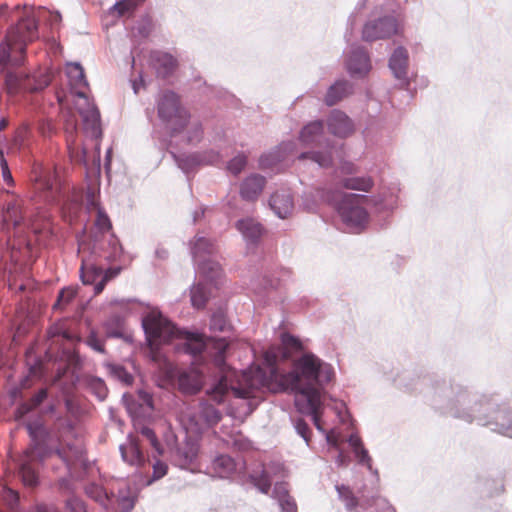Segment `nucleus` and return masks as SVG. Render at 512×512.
<instances>
[{
  "label": "nucleus",
  "mask_w": 512,
  "mask_h": 512,
  "mask_svg": "<svg viewBox=\"0 0 512 512\" xmlns=\"http://www.w3.org/2000/svg\"><path fill=\"white\" fill-rule=\"evenodd\" d=\"M143 327L148 343L153 351L158 345L175 337L186 340V351L196 357V367L179 375V387L187 393H196L210 374L218 380L207 390L210 400L217 404L225 402L231 395L235 398H251L261 386L273 383L285 391L288 379L281 374L278 364L288 358V334L281 333V346H272L264 353L262 366L251 368L240 374L226 364V351L229 346L225 338L204 337L202 334L180 332L158 311L149 312L143 319Z\"/></svg>",
  "instance_id": "nucleus-1"
},
{
  "label": "nucleus",
  "mask_w": 512,
  "mask_h": 512,
  "mask_svg": "<svg viewBox=\"0 0 512 512\" xmlns=\"http://www.w3.org/2000/svg\"><path fill=\"white\" fill-rule=\"evenodd\" d=\"M334 377L330 364L313 353H304L295 359L290 370V392L294 393V405L298 412L312 417L315 427L324 432L321 391Z\"/></svg>",
  "instance_id": "nucleus-2"
},
{
  "label": "nucleus",
  "mask_w": 512,
  "mask_h": 512,
  "mask_svg": "<svg viewBox=\"0 0 512 512\" xmlns=\"http://www.w3.org/2000/svg\"><path fill=\"white\" fill-rule=\"evenodd\" d=\"M38 37L37 21L26 15L12 27L0 45V67L21 65L25 58L26 46Z\"/></svg>",
  "instance_id": "nucleus-3"
},
{
  "label": "nucleus",
  "mask_w": 512,
  "mask_h": 512,
  "mask_svg": "<svg viewBox=\"0 0 512 512\" xmlns=\"http://www.w3.org/2000/svg\"><path fill=\"white\" fill-rule=\"evenodd\" d=\"M249 479L263 493H267L271 485L274 484L273 496L278 500L282 510H286L288 505V488L283 465L270 464L261 472H252L249 475Z\"/></svg>",
  "instance_id": "nucleus-4"
},
{
  "label": "nucleus",
  "mask_w": 512,
  "mask_h": 512,
  "mask_svg": "<svg viewBox=\"0 0 512 512\" xmlns=\"http://www.w3.org/2000/svg\"><path fill=\"white\" fill-rule=\"evenodd\" d=\"M159 118L167 123L173 133L182 132L190 119V114L181 103L179 96L173 91H164L158 100Z\"/></svg>",
  "instance_id": "nucleus-5"
},
{
  "label": "nucleus",
  "mask_w": 512,
  "mask_h": 512,
  "mask_svg": "<svg viewBox=\"0 0 512 512\" xmlns=\"http://www.w3.org/2000/svg\"><path fill=\"white\" fill-rule=\"evenodd\" d=\"M199 273L205 283L200 282L194 285L190 291L192 306L197 309L204 308L211 296V290L207 288V285H214L217 288L222 276V269L217 262L207 261L200 264Z\"/></svg>",
  "instance_id": "nucleus-6"
},
{
  "label": "nucleus",
  "mask_w": 512,
  "mask_h": 512,
  "mask_svg": "<svg viewBox=\"0 0 512 512\" xmlns=\"http://www.w3.org/2000/svg\"><path fill=\"white\" fill-rule=\"evenodd\" d=\"M33 191L35 197L44 203L53 204L59 201L60 185L55 171L43 168L41 166L33 169Z\"/></svg>",
  "instance_id": "nucleus-7"
},
{
  "label": "nucleus",
  "mask_w": 512,
  "mask_h": 512,
  "mask_svg": "<svg viewBox=\"0 0 512 512\" xmlns=\"http://www.w3.org/2000/svg\"><path fill=\"white\" fill-rule=\"evenodd\" d=\"M367 197L358 194H344L338 205L342 220L353 227H360L368 220V213L364 208Z\"/></svg>",
  "instance_id": "nucleus-8"
},
{
  "label": "nucleus",
  "mask_w": 512,
  "mask_h": 512,
  "mask_svg": "<svg viewBox=\"0 0 512 512\" xmlns=\"http://www.w3.org/2000/svg\"><path fill=\"white\" fill-rule=\"evenodd\" d=\"M401 33V25L392 16H385L374 21L367 22L362 31V38L365 41L373 42L380 39H387Z\"/></svg>",
  "instance_id": "nucleus-9"
},
{
  "label": "nucleus",
  "mask_w": 512,
  "mask_h": 512,
  "mask_svg": "<svg viewBox=\"0 0 512 512\" xmlns=\"http://www.w3.org/2000/svg\"><path fill=\"white\" fill-rule=\"evenodd\" d=\"M42 447L39 444H35L28 448L21 460L19 473L21 479L26 486H36L38 483V475L33 466V462L36 460H43L45 455L42 454Z\"/></svg>",
  "instance_id": "nucleus-10"
},
{
  "label": "nucleus",
  "mask_w": 512,
  "mask_h": 512,
  "mask_svg": "<svg viewBox=\"0 0 512 512\" xmlns=\"http://www.w3.org/2000/svg\"><path fill=\"white\" fill-rule=\"evenodd\" d=\"M47 83H38L34 78L22 72H7L5 76L6 91L10 95L22 92H36L43 89Z\"/></svg>",
  "instance_id": "nucleus-11"
},
{
  "label": "nucleus",
  "mask_w": 512,
  "mask_h": 512,
  "mask_svg": "<svg viewBox=\"0 0 512 512\" xmlns=\"http://www.w3.org/2000/svg\"><path fill=\"white\" fill-rule=\"evenodd\" d=\"M55 454L65 463L71 475L85 465L84 447L78 440L72 444L61 446Z\"/></svg>",
  "instance_id": "nucleus-12"
},
{
  "label": "nucleus",
  "mask_w": 512,
  "mask_h": 512,
  "mask_svg": "<svg viewBox=\"0 0 512 512\" xmlns=\"http://www.w3.org/2000/svg\"><path fill=\"white\" fill-rule=\"evenodd\" d=\"M66 74L71 93L83 101H87L89 85L82 66L78 63H70L66 67Z\"/></svg>",
  "instance_id": "nucleus-13"
},
{
  "label": "nucleus",
  "mask_w": 512,
  "mask_h": 512,
  "mask_svg": "<svg viewBox=\"0 0 512 512\" xmlns=\"http://www.w3.org/2000/svg\"><path fill=\"white\" fill-rule=\"evenodd\" d=\"M83 102L84 106L78 103L76 105L78 112L82 117L84 128L91 134L92 137L98 139L102 136L100 112L93 103H90L88 99L87 101Z\"/></svg>",
  "instance_id": "nucleus-14"
},
{
  "label": "nucleus",
  "mask_w": 512,
  "mask_h": 512,
  "mask_svg": "<svg viewBox=\"0 0 512 512\" xmlns=\"http://www.w3.org/2000/svg\"><path fill=\"white\" fill-rule=\"evenodd\" d=\"M123 461L131 466L142 467L146 463V458L140 449L139 440L130 435L125 443L119 447Z\"/></svg>",
  "instance_id": "nucleus-15"
},
{
  "label": "nucleus",
  "mask_w": 512,
  "mask_h": 512,
  "mask_svg": "<svg viewBox=\"0 0 512 512\" xmlns=\"http://www.w3.org/2000/svg\"><path fill=\"white\" fill-rule=\"evenodd\" d=\"M150 65L158 77L166 78L177 68V60L169 53L153 51L149 57Z\"/></svg>",
  "instance_id": "nucleus-16"
},
{
  "label": "nucleus",
  "mask_w": 512,
  "mask_h": 512,
  "mask_svg": "<svg viewBox=\"0 0 512 512\" xmlns=\"http://www.w3.org/2000/svg\"><path fill=\"white\" fill-rule=\"evenodd\" d=\"M327 125L329 131L340 138H345L354 132L352 120L342 111L333 110L328 117Z\"/></svg>",
  "instance_id": "nucleus-17"
},
{
  "label": "nucleus",
  "mask_w": 512,
  "mask_h": 512,
  "mask_svg": "<svg viewBox=\"0 0 512 512\" xmlns=\"http://www.w3.org/2000/svg\"><path fill=\"white\" fill-rule=\"evenodd\" d=\"M347 68L352 75L367 74L371 68L367 52L360 48L354 50L347 61Z\"/></svg>",
  "instance_id": "nucleus-18"
},
{
  "label": "nucleus",
  "mask_w": 512,
  "mask_h": 512,
  "mask_svg": "<svg viewBox=\"0 0 512 512\" xmlns=\"http://www.w3.org/2000/svg\"><path fill=\"white\" fill-rule=\"evenodd\" d=\"M265 185V178L260 175H251L247 177L241 185V196L245 200L254 201L261 194Z\"/></svg>",
  "instance_id": "nucleus-19"
},
{
  "label": "nucleus",
  "mask_w": 512,
  "mask_h": 512,
  "mask_svg": "<svg viewBox=\"0 0 512 512\" xmlns=\"http://www.w3.org/2000/svg\"><path fill=\"white\" fill-rule=\"evenodd\" d=\"M211 468L220 478H227L236 471L237 465L231 456L221 454L213 459Z\"/></svg>",
  "instance_id": "nucleus-20"
},
{
  "label": "nucleus",
  "mask_w": 512,
  "mask_h": 512,
  "mask_svg": "<svg viewBox=\"0 0 512 512\" xmlns=\"http://www.w3.org/2000/svg\"><path fill=\"white\" fill-rule=\"evenodd\" d=\"M407 65V50L403 47L395 49L389 61V67L392 70L394 76L398 79H403L406 76Z\"/></svg>",
  "instance_id": "nucleus-21"
},
{
  "label": "nucleus",
  "mask_w": 512,
  "mask_h": 512,
  "mask_svg": "<svg viewBox=\"0 0 512 512\" xmlns=\"http://www.w3.org/2000/svg\"><path fill=\"white\" fill-rule=\"evenodd\" d=\"M352 93V86L347 81H337L334 85H332L326 96L325 103L328 106H333L343 98L347 97Z\"/></svg>",
  "instance_id": "nucleus-22"
},
{
  "label": "nucleus",
  "mask_w": 512,
  "mask_h": 512,
  "mask_svg": "<svg viewBox=\"0 0 512 512\" xmlns=\"http://www.w3.org/2000/svg\"><path fill=\"white\" fill-rule=\"evenodd\" d=\"M341 185L345 189L369 192L374 186V181L370 176L346 177L342 179Z\"/></svg>",
  "instance_id": "nucleus-23"
},
{
  "label": "nucleus",
  "mask_w": 512,
  "mask_h": 512,
  "mask_svg": "<svg viewBox=\"0 0 512 512\" xmlns=\"http://www.w3.org/2000/svg\"><path fill=\"white\" fill-rule=\"evenodd\" d=\"M322 133L323 123L321 121H314L309 123L302 129L300 138L306 144H320Z\"/></svg>",
  "instance_id": "nucleus-24"
},
{
  "label": "nucleus",
  "mask_w": 512,
  "mask_h": 512,
  "mask_svg": "<svg viewBox=\"0 0 512 512\" xmlns=\"http://www.w3.org/2000/svg\"><path fill=\"white\" fill-rule=\"evenodd\" d=\"M237 227L243 236L251 241L257 240L262 234L261 225L253 219L240 220Z\"/></svg>",
  "instance_id": "nucleus-25"
},
{
  "label": "nucleus",
  "mask_w": 512,
  "mask_h": 512,
  "mask_svg": "<svg viewBox=\"0 0 512 512\" xmlns=\"http://www.w3.org/2000/svg\"><path fill=\"white\" fill-rule=\"evenodd\" d=\"M215 250L213 243L205 237H199L195 240L193 245V255L195 260L198 262V268L200 264L207 262V260H201L205 254L211 255ZM208 261H211L208 259Z\"/></svg>",
  "instance_id": "nucleus-26"
},
{
  "label": "nucleus",
  "mask_w": 512,
  "mask_h": 512,
  "mask_svg": "<svg viewBox=\"0 0 512 512\" xmlns=\"http://www.w3.org/2000/svg\"><path fill=\"white\" fill-rule=\"evenodd\" d=\"M269 206L279 218L286 219L288 217V197L284 191L274 193L270 197Z\"/></svg>",
  "instance_id": "nucleus-27"
},
{
  "label": "nucleus",
  "mask_w": 512,
  "mask_h": 512,
  "mask_svg": "<svg viewBox=\"0 0 512 512\" xmlns=\"http://www.w3.org/2000/svg\"><path fill=\"white\" fill-rule=\"evenodd\" d=\"M348 442L359 462L371 468V458L368 455V451L364 448L360 437L358 435L352 434L349 437Z\"/></svg>",
  "instance_id": "nucleus-28"
},
{
  "label": "nucleus",
  "mask_w": 512,
  "mask_h": 512,
  "mask_svg": "<svg viewBox=\"0 0 512 512\" xmlns=\"http://www.w3.org/2000/svg\"><path fill=\"white\" fill-rule=\"evenodd\" d=\"M23 217L20 206L16 202L7 204L6 211L3 213V221L6 225L10 223L16 228L21 224Z\"/></svg>",
  "instance_id": "nucleus-29"
},
{
  "label": "nucleus",
  "mask_w": 512,
  "mask_h": 512,
  "mask_svg": "<svg viewBox=\"0 0 512 512\" xmlns=\"http://www.w3.org/2000/svg\"><path fill=\"white\" fill-rule=\"evenodd\" d=\"M81 279L85 285L96 283L97 279L102 276V268L95 265H86L84 262L81 266Z\"/></svg>",
  "instance_id": "nucleus-30"
},
{
  "label": "nucleus",
  "mask_w": 512,
  "mask_h": 512,
  "mask_svg": "<svg viewBox=\"0 0 512 512\" xmlns=\"http://www.w3.org/2000/svg\"><path fill=\"white\" fill-rule=\"evenodd\" d=\"M200 415L210 426L217 424L222 418L220 411L207 403L201 405Z\"/></svg>",
  "instance_id": "nucleus-31"
},
{
  "label": "nucleus",
  "mask_w": 512,
  "mask_h": 512,
  "mask_svg": "<svg viewBox=\"0 0 512 512\" xmlns=\"http://www.w3.org/2000/svg\"><path fill=\"white\" fill-rule=\"evenodd\" d=\"M137 6L136 0H121L112 7L111 11L118 17H123L132 14Z\"/></svg>",
  "instance_id": "nucleus-32"
},
{
  "label": "nucleus",
  "mask_w": 512,
  "mask_h": 512,
  "mask_svg": "<svg viewBox=\"0 0 512 512\" xmlns=\"http://www.w3.org/2000/svg\"><path fill=\"white\" fill-rule=\"evenodd\" d=\"M47 398V390L41 389L37 394H35L33 397L29 399V401L23 403L19 411L22 414L28 413L29 411H32L33 409L37 408L45 399Z\"/></svg>",
  "instance_id": "nucleus-33"
},
{
  "label": "nucleus",
  "mask_w": 512,
  "mask_h": 512,
  "mask_svg": "<svg viewBox=\"0 0 512 512\" xmlns=\"http://www.w3.org/2000/svg\"><path fill=\"white\" fill-rule=\"evenodd\" d=\"M121 272V267H112L107 269L102 273L101 280L95 284L94 290L95 294H100L104 288L107 282L117 277Z\"/></svg>",
  "instance_id": "nucleus-34"
},
{
  "label": "nucleus",
  "mask_w": 512,
  "mask_h": 512,
  "mask_svg": "<svg viewBox=\"0 0 512 512\" xmlns=\"http://www.w3.org/2000/svg\"><path fill=\"white\" fill-rule=\"evenodd\" d=\"M230 327L225 314L221 311L214 313L210 320V328L213 331L224 332Z\"/></svg>",
  "instance_id": "nucleus-35"
},
{
  "label": "nucleus",
  "mask_w": 512,
  "mask_h": 512,
  "mask_svg": "<svg viewBox=\"0 0 512 512\" xmlns=\"http://www.w3.org/2000/svg\"><path fill=\"white\" fill-rule=\"evenodd\" d=\"M198 455V448L196 445L191 444L178 450V456L182 458V465L192 463Z\"/></svg>",
  "instance_id": "nucleus-36"
},
{
  "label": "nucleus",
  "mask_w": 512,
  "mask_h": 512,
  "mask_svg": "<svg viewBox=\"0 0 512 512\" xmlns=\"http://www.w3.org/2000/svg\"><path fill=\"white\" fill-rule=\"evenodd\" d=\"M77 125L75 121H67L65 125L66 132V141L67 147L70 152L71 157H74L75 150V135H76Z\"/></svg>",
  "instance_id": "nucleus-37"
},
{
  "label": "nucleus",
  "mask_w": 512,
  "mask_h": 512,
  "mask_svg": "<svg viewBox=\"0 0 512 512\" xmlns=\"http://www.w3.org/2000/svg\"><path fill=\"white\" fill-rule=\"evenodd\" d=\"M247 164V157L240 153L231 159L227 165V169L234 175H238L245 168Z\"/></svg>",
  "instance_id": "nucleus-38"
},
{
  "label": "nucleus",
  "mask_w": 512,
  "mask_h": 512,
  "mask_svg": "<svg viewBox=\"0 0 512 512\" xmlns=\"http://www.w3.org/2000/svg\"><path fill=\"white\" fill-rule=\"evenodd\" d=\"M337 491L342 498L346 502V506L349 510L354 509L358 505L357 498L353 495L352 491L349 487L346 486H337Z\"/></svg>",
  "instance_id": "nucleus-39"
},
{
  "label": "nucleus",
  "mask_w": 512,
  "mask_h": 512,
  "mask_svg": "<svg viewBox=\"0 0 512 512\" xmlns=\"http://www.w3.org/2000/svg\"><path fill=\"white\" fill-rule=\"evenodd\" d=\"M89 388L100 400H104L107 396L106 385L101 379H91L89 381Z\"/></svg>",
  "instance_id": "nucleus-40"
},
{
  "label": "nucleus",
  "mask_w": 512,
  "mask_h": 512,
  "mask_svg": "<svg viewBox=\"0 0 512 512\" xmlns=\"http://www.w3.org/2000/svg\"><path fill=\"white\" fill-rule=\"evenodd\" d=\"M95 225L101 232H108L112 228L109 217L102 209H98Z\"/></svg>",
  "instance_id": "nucleus-41"
},
{
  "label": "nucleus",
  "mask_w": 512,
  "mask_h": 512,
  "mask_svg": "<svg viewBox=\"0 0 512 512\" xmlns=\"http://www.w3.org/2000/svg\"><path fill=\"white\" fill-rule=\"evenodd\" d=\"M0 168H1V173H2L3 181L8 186H13L14 185V179H13L11 171L9 169L8 162L5 159L2 151H0Z\"/></svg>",
  "instance_id": "nucleus-42"
},
{
  "label": "nucleus",
  "mask_w": 512,
  "mask_h": 512,
  "mask_svg": "<svg viewBox=\"0 0 512 512\" xmlns=\"http://www.w3.org/2000/svg\"><path fill=\"white\" fill-rule=\"evenodd\" d=\"M189 126L188 131V141L189 142H198L202 137V127L201 124L198 121L190 123L188 121V124L186 127Z\"/></svg>",
  "instance_id": "nucleus-43"
},
{
  "label": "nucleus",
  "mask_w": 512,
  "mask_h": 512,
  "mask_svg": "<svg viewBox=\"0 0 512 512\" xmlns=\"http://www.w3.org/2000/svg\"><path fill=\"white\" fill-rule=\"evenodd\" d=\"M508 415L503 412L498 413L495 417L496 423L499 425V431L505 436L512 437V424H506Z\"/></svg>",
  "instance_id": "nucleus-44"
},
{
  "label": "nucleus",
  "mask_w": 512,
  "mask_h": 512,
  "mask_svg": "<svg viewBox=\"0 0 512 512\" xmlns=\"http://www.w3.org/2000/svg\"><path fill=\"white\" fill-rule=\"evenodd\" d=\"M86 494L95 501L104 500L106 494L104 489L97 484H89L85 488Z\"/></svg>",
  "instance_id": "nucleus-45"
},
{
  "label": "nucleus",
  "mask_w": 512,
  "mask_h": 512,
  "mask_svg": "<svg viewBox=\"0 0 512 512\" xmlns=\"http://www.w3.org/2000/svg\"><path fill=\"white\" fill-rule=\"evenodd\" d=\"M219 158L218 153L210 152L208 158H202L199 155H190L187 157V161L191 162L192 165L198 164H212L215 163Z\"/></svg>",
  "instance_id": "nucleus-46"
},
{
  "label": "nucleus",
  "mask_w": 512,
  "mask_h": 512,
  "mask_svg": "<svg viewBox=\"0 0 512 512\" xmlns=\"http://www.w3.org/2000/svg\"><path fill=\"white\" fill-rule=\"evenodd\" d=\"M109 245L111 247V252L104 257L109 261H115L121 256L122 247H121L118 239H116L114 236H111V238L109 240Z\"/></svg>",
  "instance_id": "nucleus-47"
},
{
  "label": "nucleus",
  "mask_w": 512,
  "mask_h": 512,
  "mask_svg": "<svg viewBox=\"0 0 512 512\" xmlns=\"http://www.w3.org/2000/svg\"><path fill=\"white\" fill-rule=\"evenodd\" d=\"M76 295V290L73 288H64L60 291L58 300L55 303L54 307H60L62 305L68 304Z\"/></svg>",
  "instance_id": "nucleus-48"
},
{
  "label": "nucleus",
  "mask_w": 512,
  "mask_h": 512,
  "mask_svg": "<svg viewBox=\"0 0 512 512\" xmlns=\"http://www.w3.org/2000/svg\"><path fill=\"white\" fill-rule=\"evenodd\" d=\"M141 434L149 440L151 446L158 452L162 453L161 444L158 441L155 432L149 427H143L141 429Z\"/></svg>",
  "instance_id": "nucleus-49"
},
{
  "label": "nucleus",
  "mask_w": 512,
  "mask_h": 512,
  "mask_svg": "<svg viewBox=\"0 0 512 512\" xmlns=\"http://www.w3.org/2000/svg\"><path fill=\"white\" fill-rule=\"evenodd\" d=\"M66 508L69 512H87L84 502L74 496L67 499Z\"/></svg>",
  "instance_id": "nucleus-50"
},
{
  "label": "nucleus",
  "mask_w": 512,
  "mask_h": 512,
  "mask_svg": "<svg viewBox=\"0 0 512 512\" xmlns=\"http://www.w3.org/2000/svg\"><path fill=\"white\" fill-rule=\"evenodd\" d=\"M49 334L52 337L61 336L63 339H65L67 341H70V342H74V341H78L79 340V338L75 334H73L72 332H70L68 330H64V329H62L61 327H58V326H55V327L51 328L50 331H49Z\"/></svg>",
  "instance_id": "nucleus-51"
},
{
  "label": "nucleus",
  "mask_w": 512,
  "mask_h": 512,
  "mask_svg": "<svg viewBox=\"0 0 512 512\" xmlns=\"http://www.w3.org/2000/svg\"><path fill=\"white\" fill-rule=\"evenodd\" d=\"M295 429L297 433L305 440V442L309 444L311 430L307 423L303 420H297L295 423Z\"/></svg>",
  "instance_id": "nucleus-52"
},
{
  "label": "nucleus",
  "mask_w": 512,
  "mask_h": 512,
  "mask_svg": "<svg viewBox=\"0 0 512 512\" xmlns=\"http://www.w3.org/2000/svg\"><path fill=\"white\" fill-rule=\"evenodd\" d=\"M321 167H328L332 163V157L330 153L314 152L311 157Z\"/></svg>",
  "instance_id": "nucleus-53"
},
{
  "label": "nucleus",
  "mask_w": 512,
  "mask_h": 512,
  "mask_svg": "<svg viewBox=\"0 0 512 512\" xmlns=\"http://www.w3.org/2000/svg\"><path fill=\"white\" fill-rule=\"evenodd\" d=\"M278 161V155L275 153H271L261 156L259 164L262 169H267L273 167Z\"/></svg>",
  "instance_id": "nucleus-54"
},
{
  "label": "nucleus",
  "mask_w": 512,
  "mask_h": 512,
  "mask_svg": "<svg viewBox=\"0 0 512 512\" xmlns=\"http://www.w3.org/2000/svg\"><path fill=\"white\" fill-rule=\"evenodd\" d=\"M168 466L161 461H156L153 465V479L158 480L167 474Z\"/></svg>",
  "instance_id": "nucleus-55"
},
{
  "label": "nucleus",
  "mask_w": 512,
  "mask_h": 512,
  "mask_svg": "<svg viewBox=\"0 0 512 512\" xmlns=\"http://www.w3.org/2000/svg\"><path fill=\"white\" fill-rule=\"evenodd\" d=\"M86 343H87L88 346H90L95 351H97L99 353H103L104 352V344H103V342L100 339H98L94 334H91L87 338Z\"/></svg>",
  "instance_id": "nucleus-56"
},
{
  "label": "nucleus",
  "mask_w": 512,
  "mask_h": 512,
  "mask_svg": "<svg viewBox=\"0 0 512 512\" xmlns=\"http://www.w3.org/2000/svg\"><path fill=\"white\" fill-rule=\"evenodd\" d=\"M39 132L43 135V136H50L54 130H55V127H54V124L51 120H44L42 122L39 123Z\"/></svg>",
  "instance_id": "nucleus-57"
},
{
  "label": "nucleus",
  "mask_w": 512,
  "mask_h": 512,
  "mask_svg": "<svg viewBox=\"0 0 512 512\" xmlns=\"http://www.w3.org/2000/svg\"><path fill=\"white\" fill-rule=\"evenodd\" d=\"M302 349H303V346H302L301 341L298 338L290 335V351L291 350H302Z\"/></svg>",
  "instance_id": "nucleus-58"
},
{
  "label": "nucleus",
  "mask_w": 512,
  "mask_h": 512,
  "mask_svg": "<svg viewBox=\"0 0 512 512\" xmlns=\"http://www.w3.org/2000/svg\"><path fill=\"white\" fill-rule=\"evenodd\" d=\"M141 397H142L143 401H144V402H145L149 407H152V402H153V400H152V397H151L149 394H147V393H142Z\"/></svg>",
  "instance_id": "nucleus-59"
},
{
  "label": "nucleus",
  "mask_w": 512,
  "mask_h": 512,
  "mask_svg": "<svg viewBox=\"0 0 512 512\" xmlns=\"http://www.w3.org/2000/svg\"><path fill=\"white\" fill-rule=\"evenodd\" d=\"M38 512H59L56 508L48 506H40Z\"/></svg>",
  "instance_id": "nucleus-60"
},
{
  "label": "nucleus",
  "mask_w": 512,
  "mask_h": 512,
  "mask_svg": "<svg viewBox=\"0 0 512 512\" xmlns=\"http://www.w3.org/2000/svg\"><path fill=\"white\" fill-rule=\"evenodd\" d=\"M342 171L344 173L350 174L354 172V166L352 164H346L342 167Z\"/></svg>",
  "instance_id": "nucleus-61"
},
{
  "label": "nucleus",
  "mask_w": 512,
  "mask_h": 512,
  "mask_svg": "<svg viewBox=\"0 0 512 512\" xmlns=\"http://www.w3.org/2000/svg\"><path fill=\"white\" fill-rule=\"evenodd\" d=\"M8 126L7 119L3 118L0 120V131L4 130Z\"/></svg>",
  "instance_id": "nucleus-62"
},
{
  "label": "nucleus",
  "mask_w": 512,
  "mask_h": 512,
  "mask_svg": "<svg viewBox=\"0 0 512 512\" xmlns=\"http://www.w3.org/2000/svg\"><path fill=\"white\" fill-rule=\"evenodd\" d=\"M8 493H9V495L12 497L13 501H14V502H17V500H18V495H17V493H16V492H14V491H13V490H11V489H9V490H8Z\"/></svg>",
  "instance_id": "nucleus-63"
},
{
  "label": "nucleus",
  "mask_w": 512,
  "mask_h": 512,
  "mask_svg": "<svg viewBox=\"0 0 512 512\" xmlns=\"http://www.w3.org/2000/svg\"><path fill=\"white\" fill-rule=\"evenodd\" d=\"M326 438H327V441H328L329 443H331V444H333V445H336V444H337L336 440H335V439L333 438V436H332V433H328Z\"/></svg>",
  "instance_id": "nucleus-64"
}]
</instances>
